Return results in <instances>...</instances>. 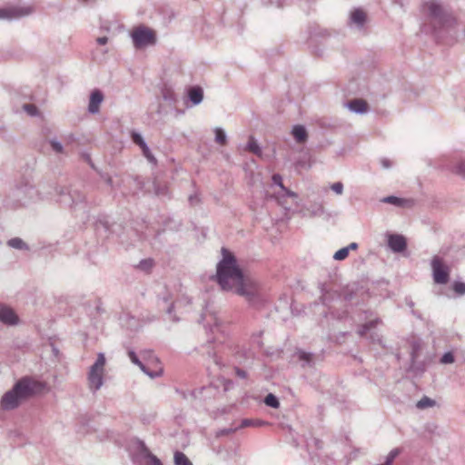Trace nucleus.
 <instances>
[{"mask_svg":"<svg viewBox=\"0 0 465 465\" xmlns=\"http://www.w3.org/2000/svg\"><path fill=\"white\" fill-rule=\"evenodd\" d=\"M40 199L38 190L28 182L16 185L8 196V201L14 208L28 205Z\"/></svg>","mask_w":465,"mask_h":465,"instance_id":"20e7f679","label":"nucleus"},{"mask_svg":"<svg viewBox=\"0 0 465 465\" xmlns=\"http://www.w3.org/2000/svg\"><path fill=\"white\" fill-rule=\"evenodd\" d=\"M32 13V8L27 7H7L0 9V19H17L25 15H28Z\"/></svg>","mask_w":465,"mask_h":465,"instance_id":"ddd939ff","label":"nucleus"},{"mask_svg":"<svg viewBox=\"0 0 465 465\" xmlns=\"http://www.w3.org/2000/svg\"><path fill=\"white\" fill-rule=\"evenodd\" d=\"M452 289L457 295H465V282L455 281L452 284Z\"/></svg>","mask_w":465,"mask_h":465,"instance_id":"f704fd0d","label":"nucleus"},{"mask_svg":"<svg viewBox=\"0 0 465 465\" xmlns=\"http://www.w3.org/2000/svg\"><path fill=\"white\" fill-rule=\"evenodd\" d=\"M0 322L5 325H16L19 318L10 306L0 303Z\"/></svg>","mask_w":465,"mask_h":465,"instance_id":"f3484780","label":"nucleus"},{"mask_svg":"<svg viewBox=\"0 0 465 465\" xmlns=\"http://www.w3.org/2000/svg\"><path fill=\"white\" fill-rule=\"evenodd\" d=\"M142 152H143V156L150 162V163H156V159L154 158V156L153 155V153H151V150L149 149L148 145L145 146L144 148L142 149Z\"/></svg>","mask_w":465,"mask_h":465,"instance_id":"37998d69","label":"nucleus"},{"mask_svg":"<svg viewBox=\"0 0 465 465\" xmlns=\"http://www.w3.org/2000/svg\"><path fill=\"white\" fill-rule=\"evenodd\" d=\"M439 167L443 170H450L459 176L465 177V163L462 161L453 163L449 160H443L442 163L440 164Z\"/></svg>","mask_w":465,"mask_h":465,"instance_id":"412c9836","label":"nucleus"},{"mask_svg":"<svg viewBox=\"0 0 465 465\" xmlns=\"http://www.w3.org/2000/svg\"><path fill=\"white\" fill-rule=\"evenodd\" d=\"M435 404V401L428 397H423L417 402V407L419 409H425L428 407H432Z\"/></svg>","mask_w":465,"mask_h":465,"instance_id":"e433bc0d","label":"nucleus"},{"mask_svg":"<svg viewBox=\"0 0 465 465\" xmlns=\"http://www.w3.org/2000/svg\"><path fill=\"white\" fill-rule=\"evenodd\" d=\"M320 35H321V36L325 37V36H327V35H331V34L329 33V31H328V30H326V29H325V30H322V31L320 33Z\"/></svg>","mask_w":465,"mask_h":465,"instance_id":"13d9d810","label":"nucleus"},{"mask_svg":"<svg viewBox=\"0 0 465 465\" xmlns=\"http://www.w3.org/2000/svg\"><path fill=\"white\" fill-rule=\"evenodd\" d=\"M272 182L274 184L280 186L282 189H284L282 184V178L280 174L276 173L272 175Z\"/></svg>","mask_w":465,"mask_h":465,"instance_id":"de8ad7c7","label":"nucleus"},{"mask_svg":"<svg viewBox=\"0 0 465 465\" xmlns=\"http://www.w3.org/2000/svg\"><path fill=\"white\" fill-rule=\"evenodd\" d=\"M346 248H349V251L356 250L358 248V244L356 242H351L348 246H346Z\"/></svg>","mask_w":465,"mask_h":465,"instance_id":"6e6d98bb","label":"nucleus"},{"mask_svg":"<svg viewBox=\"0 0 465 465\" xmlns=\"http://www.w3.org/2000/svg\"><path fill=\"white\" fill-rule=\"evenodd\" d=\"M49 143L51 145L52 150L56 153H64V147L62 143L57 141L56 139H51L49 141Z\"/></svg>","mask_w":465,"mask_h":465,"instance_id":"4c0bfd02","label":"nucleus"},{"mask_svg":"<svg viewBox=\"0 0 465 465\" xmlns=\"http://www.w3.org/2000/svg\"><path fill=\"white\" fill-rule=\"evenodd\" d=\"M191 300L188 296L183 295L180 299L173 300V296L166 291L162 296H159V306L165 310L166 313L170 315L171 320L176 322L178 318L173 315L176 308L182 305L190 304Z\"/></svg>","mask_w":465,"mask_h":465,"instance_id":"6e6552de","label":"nucleus"},{"mask_svg":"<svg viewBox=\"0 0 465 465\" xmlns=\"http://www.w3.org/2000/svg\"><path fill=\"white\" fill-rule=\"evenodd\" d=\"M387 238L388 246L393 252L400 253L407 249V241L403 235L389 233Z\"/></svg>","mask_w":465,"mask_h":465,"instance_id":"2eb2a0df","label":"nucleus"},{"mask_svg":"<svg viewBox=\"0 0 465 465\" xmlns=\"http://www.w3.org/2000/svg\"><path fill=\"white\" fill-rule=\"evenodd\" d=\"M264 403L267 406H269L271 408H274V409H277L280 406V401H279L278 398L274 394H272V393H269L264 398Z\"/></svg>","mask_w":465,"mask_h":465,"instance_id":"2f4dec72","label":"nucleus"},{"mask_svg":"<svg viewBox=\"0 0 465 465\" xmlns=\"http://www.w3.org/2000/svg\"><path fill=\"white\" fill-rule=\"evenodd\" d=\"M345 106L352 113L363 114L368 112V104L363 99H352L345 104Z\"/></svg>","mask_w":465,"mask_h":465,"instance_id":"4be33fe9","label":"nucleus"},{"mask_svg":"<svg viewBox=\"0 0 465 465\" xmlns=\"http://www.w3.org/2000/svg\"><path fill=\"white\" fill-rule=\"evenodd\" d=\"M208 354L209 356L212 358L213 363L217 366V368L220 370L221 369V366H222V362L220 361V358L218 357V355L216 354V352H211L210 351H208Z\"/></svg>","mask_w":465,"mask_h":465,"instance_id":"a18cd8bd","label":"nucleus"},{"mask_svg":"<svg viewBox=\"0 0 465 465\" xmlns=\"http://www.w3.org/2000/svg\"><path fill=\"white\" fill-rule=\"evenodd\" d=\"M381 201L382 203L393 204L395 206H403L406 202L405 199L394 195L384 197Z\"/></svg>","mask_w":465,"mask_h":465,"instance_id":"c756f323","label":"nucleus"},{"mask_svg":"<svg viewBox=\"0 0 465 465\" xmlns=\"http://www.w3.org/2000/svg\"><path fill=\"white\" fill-rule=\"evenodd\" d=\"M214 134H215V142L220 145H225L227 142V135L224 132V130L221 127H216L214 129Z\"/></svg>","mask_w":465,"mask_h":465,"instance_id":"c85d7f7f","label":"nucleus"},{"mask_svg":"<svg viewBox=\"0 0 465 465\" xmlns=\"http://www.w3.org/2000/svg\"><path fill=\"white\" fill-rule=\"evenodd\" d=\"M292 135L297 143H304L308 139L307 130L302 124H296L292 127Z\"/></svg>","mask_w":465,"mask_h":465,"instance_id":"5701e85b","label":"nucleus"},{"mask_svg":"<svg viewBox=\"0 0 465 465\" xmlns=\"http://www.w3.org/2000/svg\"><path fill=\"white\" fill-rule=\"evenodd\" d=\"M104 101V94L99 89L94 90L90 94L88 111L94 114L100 110V105Z\"/></svg>","mask_w":465,"mask_h":465,"instance_id":"aec40b11","label":"nucleus"},{"mask_svg":"<svg viewBox=\"0 0 465 465\" xmlns=\"http://www.w3.org/2000/svg\"><path fill=\"white\" fill-rule=\"evenodd\" d=\"M366 23V14L361 8H355L350 14L348 25L357 30L363 29Z\"/></svg>","mask_w":465,"mask_h":465,"instance_id":"dca6fc26","label":"nucleus"},{"mask_svg":"<svg viewBox=\"0 0 465 465\" xmlns=\"http://www.w3.org/2000/svg\"><path fill=\"white\" fill-rule=\"evenodd\" d=\"M203 98V93L200 86H188L182 96V105L184 111L199 104Z\"/></svg>","mask_w":465,"mask_h":465,"instance_id":"9d476101","label":"nucleus"},{"mask_svg":"<svg viewBox=\"0 0 465 465\" xmlns=\"http://www.w3.org/2000/svg\"><path fill=\"white\" fill-rule=\"evenodd\" d=\"M297 165H298V166H302V163H301V162H298V163H297Z\"/></svg>","mask_w":465,"mask_h":465,"instance_id":"052dcab7","label":"nucleus"},{"mask_svg":"<svg viewBox=\"0 0 465 465\" xmlns=\"http://www.w3.org/2000/svg\"><path fill=\"white\" fill-rule=\"evenodd\" d=\"M348 255H349V248L343 247V248L338 250L333 254V259L336 261H342V260L346 259L348 257Z\"/></svg>","mask_w":465,"mask_h":465,"instance_id":"c9c22d12","label":"nucleus"},{"mask_svg":"<svg viewBox=\"0 0 465 465\" xmlns=\"http://www.w3.org/2000/svg\"><path fill=\"white\" fill-rule=\"evenodd\" d=\"M306 210L312 216H319L323 213V207H322V203H315L312 204L311 207L307 208Z\"/></svg>","mask_w":465,"mask_h":465,"instance_id":"72a5a7b5","label":"nucleus"},{"mask_svg":"<svg viewBox=\"0 0 465 465\" xmlns=\"http://www.w3.org/2000/svg\"><path fill=\"white\" fill-rule=\"evenodd\" d=\"M8 246L17 250H28L27 244L18 237L12 238L7 242Z\"/></svg>","mask_w":465,"mask_h":465,"instance_id":"cd10ccee","label":"nucleus"},{"mask_svg":"<svg viewBox=\"0 0 465 465\" xmlns=\"http://www.w3.org/2000/svg\"><path fill=\"white\" fill-rule=\"evenodd\" d=\"M331 190L337 194H341L343 192V184L341 182L334 183L331 185Z\"/></svg>","mask_w":465,"mask_h":465,"instance_id":"49530a36","label":"nucleus"},{"mask_svg":"<svg viewBox=\"0 0 465 465\" xmlns=\"http://www.w3.org/2000/svg\"><path fill=\"white\" fill-rule=\"evenodd\" d=\"M420 349V345L418 343H414L412 345V351H411V361L414 362L417 356H418V351Z\"/></svg>","mask_w":465,"mask_h":465,"instance_id":"8fccbe9b","label":"nucleus"},{"mask_svg":"<svg viewBox=\"0 0 465 465\" xmlns=\"http://www.w3.org/2000/svg\"><path fill=\"white\" fill-rule=\"evenodd\" d=\"M138 450L144 459V465H163L162 461L154 456L143 441H138Z\"/></svg>","mask_w":465,"mask_h":465,"instance_id":"6ab92c4d","label":"nucleus"},{"mask_svg":"<svg viewBox=\"0 0 465 465\" xmlns=\"http://www.w3.org/2000/svg\"><path fill=\"white\" fill-rule=\"evenodd\" d=\"M400 454V449L396 448L391 450L385 458L387 465H391L395 458Z\"/></svg>","mask_w":465,"mask_h":465,"instance_id":"58836bf2","label":"nucleus"},{"mask_svg":"<svg viewBox=\"0 0 465 465\" xmlns=\"http://www.w3.org/2000/svg\"><path fill=\"white\" fill-rule=\"evenodd\" d=\"M105 181L108 185H110L111 187H114L113 179L111 177H107Z\"/></svg>","mask_w":465,"mask_h":465,"instance_id":"bf43d9fd","label":"nucleus"},{"mask_svg":"<svg viewBox=\"0 0 465 465\" xmlns=\"http://www.w3.org/2000/svg\"><path fill=\"white\" fill-rule=\"evenodd\" d=\"M163 100L173 107L175 116H179L184 114V108H183L182 105V97L179 98L173 91L165 89L163 93Z\"/></svg>","mask_w":465,"mask_h":465,"instance_id":"4468645a","label":"nucleus"},{"mask_svg":"<svg viewBox=\"0 0 465 465\" xmlns=\"http://www.w3.org/2000/svg\"><path fill=\"white\" fill-rule=\"evenodd\" d=\"M271 5L276 7H282L284 5V0H270Z\"/></svg>","mask_w":465,"mask_h":465,"instance_id":"603ef678","label":"nucleus"},{"mask_svg":"<svg viewBox=\"0 0 465 465\" xmlns=\"http://www.w3.org/2000/svg\"><path fill=\"white\" fill-rule=\"evenodd\" d=\"M106 359L104 353L99 352L93 365L89 368L87 381L89 390L93 392L99 391L104 384Z\"/></svg>","mask_w":465,"mask_h":465,"instance_id":"423d86ee","label":"nucleus"},{"mask_svg":"<svg viewBox=\"0 0 465 465\" xmlns=\"http://www.w3.org/2000/svg\"><path fill=\"white\" fill-rule=\"evenodd\" d=\"M424 23L422 31L431 33L436 37H443L450 34L459 38L460 28L465 34V25L459 23L454 17L451 10L444 3L439 0H430L422 5Z\"/></svg>","mask_w":465,"mask_h":465,"instance_id":"f03ea898","label":"nucleus"},{"mask_svg":"<svg viewBox=\"0 0 465 465\" xmlns=\"http://www.w3.org/2000/svg\"><path fill=\"white\" fill-rule=\"evenodd\" d=\"M54 192L60 203L70 207L74 212L83 211L84 213H88L84 203L85 195L81 191L58 185L54 188Z\"/></svg>","mask_w":465,"mask_h":465,"instance_id":"39448f33","label":"nucleus"},{"mask_svg":"<svg viewBox=\"0 0 465 465\" xmlns=\"http://www.w3.org/2000/svg\"><path fill=\"white\" fill-rule=\"evenodd\" d=\"M138 267L143 271H148L153 267V261L150 259L143 260L140 262Z\"/></svg>","mask_w":465,"mask_h":465,"instance_id":"c03bdc74","label":"nucleus"},{"mask_svg":"<svg viewBox=\"0 0 465 465\" xmlns=\"http://www.w3.org/2000/svg\"><path fill=\"white\" fill-rule=\"evenodd\" d=\"M235 373L238 377L242 379L247 378V372L244 370H242L240 368H235Z\"/></svg>","mask_w":465,"mask_h":465,"instance_id":"3c124183","label":"nucleus"},{"mask_svg":"<svg viewBox=\"0 0 465 465\" xmlns=\"http://www.w3.org/2000/svg\"><path fill=\"white\" fill-rule=\"evenodd\" d=\"M23 109L30 116H36L38 114V109L35 104H25L23 105Z\"/></svg>","mask_w":465,"mask_h":465,"instance_id":"ea45409f","label":"nucleus"},{"mask_svg":"<svg viewBox=\"0 0 465 465\" xmlns=\"http://www.w3.org/2000/svg\"><path fill=\"white\" fill-rule=\"evenodd\" d=\"M41 388L40 382L30 377H24L17 381L13 388L2 396L0 407L4 411L15 410L22 402L33 397Z\"/></svg>","mask_w":465,"mask_h":465,"instance_id":"7ed1b4c3","label":"nucleus"},{"mask_svg":"<svg viewBox=\"0 0 465 465\" xmlns=\"http://www.w3.org/2000/svg\"><path fill=\"white\" fill-rule=\"evenodd\" d=\"M454 361H455V358L451 351L445 352L440 360V363H442V364L453 363Z\"/></svg>","mask_w":465,"mask_h":465,"instance_id":"a19ab883","label":"nucleus"},{"mask_svg":"<svg viewBox=\"0 0 465 465\" xmlns=\"http://www.w3.org/2000/svg\"><path fill=\"white\" fill-rule=\"evenodd\" d=\"M133 45L135 49L142 50L156 45L157 36L154 30L140 25L130 33Z\"/></svg>","mask_w":465,"mask_h":465,"instance_id":"0eeeda50","label":"nucleus"},{"mask_svg":"<svg viewBox=\"0 0 465 465\" xmlns=\"http://www.w3.org/2000/svg\"><path fill=\"white\" fill-rule=\"evenodd\" d=\"M282 190L285 192L286 195H288V196H291V197H296L297 196V194L295 193L286 189L285 187Z\"/></svg>","mask_w":465,"mask_h":465,"instance_id":"5fc2aeb1","label":"nucleus"},{"mask_svg":"<svg viewBox=\"0 0 465 465\" xmlns=\"http://www.w3.org/2000/svg\"><path fill=\"white\" fill-rule=\"evenodd\" d=\"M140 357L143 361H158V359L155 358L153 355V352L151 351H142L140 352Z\"/></svg>","mask_w":465,"mask_h":465,"instance_id":"79ce46f5","label":"nucleus"},{"mask_svg":"<svg viewBox=\"0 0 465 465\" xmlns=\"http://www.w3.org/2000/svg\"><path fill=\"white\" fill-rule=\"evenodd\" d=\"M131 138L134 143L137 144L141 149L147 146L145 141L139 133L133 131L131 133Z\"/></svg>","mask_w":465,"mask_h":465,"instance_id":"473e14b6","label":"nucleus"},{"mask_svg":"<svg viewBox=\"0 0 465 465\" xmlns=\"http://www.w3.org/2000/svg\"><path fill=\"white\" fill-rule=\"evenodd\" d=\"M380 163L383 169H390L392 166V162L388 158H381Z\"/></svg>","mask_w":465,"mask_h":465,"instance_id":"09e8293b","label":"nucleus"},{"mask_svg":"<svg viewBox=\"0 0 465 465\" xmlns=\"http://www.w3.org/2000/svg\"><path fill=\"white\" fill-rule=\"evenodd\" d=\"M262 424H264V422L262 421V420H259L243 419L241 421V424L238 427V429L246 428V427H250V426H261ZM236 430H237V428L224 430L222 431V433L223 434H228V433L235 431Z\"/></svg>","mask_w":465,"mask_h":465,"instance_id":"b1692460","label":"nucleus"},{"mask_svg":"<svg viewBox=\"0 0 465 465\" xmlns=\"http://www.w3.org/2000/svg\"><path fill=\"white\" fill-rule=\"evenodd\" d=\"M210 318V321L213 322L210 326V332L212 337H210L209 334L205 332V341L208 343L222 344L224 338V331L222 326V322L218 320L214 315H211Z\"/></svg>","mask_w":465,"mask_h":465,"instance_id":"9b49d317","label":"nucleus"},{"mask_svg":"<svg viewBox=\"0 0 465 465\" xmlns=\"http://www.w3.org/2000/svg\"><path fill=\"white\" fill-rule=\"evenodd\" d=\"M297 356H298L299 361H301L302 362V367H307V366L312 367L313 365V360H312L313 355L312 353H309V352L300 350L297 351Z\"/></svg>","mask_w":465,"mask_h":465,"instance_id":"393cba45","label":"nucleus"},{"mask_svg":"<svg viewBox=\"0 0 465 465\" xmlns=\"http://www.w3.org/2000/svg\"><path fill=\"white\" fill-rule=\"evenodd\" d=\"M174 465H192V462L183 452L175 451Z\"/></svg>","mask_w":465,"mask_h":465,"instance_id":"7c9ffc66","label":"nucleus"},{"mask_svg":"<svg viewBox=\"0 0 465 465\" xmlns=\"http://www.w3.org/2000/svg\"><path fill=\"white\" fill-rule=\"evenodd\" d=\"M128 356H129V359L130 361L137 365L140 370L144 373L146 374L147 376H149L150 378L153 379V378H156V377H159L162 375L163 373V370L162 369H159L158 371H149L145 364L143 362V361L140 359V357L137 356V354L132 351V350H129L128 351Z\"/></svg>","mask_w":465,"mask_h":465,"instance_id":"a211bd4d","label":"nucleus"},{"mask_svg":"<svg viewBox=\"0 0 465 465\" xmlns=\"http://www.w3.org/2000/svg\"><path fill=\"white\" fill-rule=\"evenodd\" d=\"M223 259L217 264L216 281L222 290L234 292L242 296L252 306L261 303L262 299L258 285L249 278H245L237 265L235 256L226 248L222 249Z\"/></svg>","mask_w":465,"mask_h":465,"instance_id":"f257e3e1","label":"nucleus"},{"mask_svg":"<svg viewBox=\"0 0 465 465\" xmlns=\"http://www.w3.org/2000/svg\"><path fill=\"white\" fill-rule=\"evenodd\" d=\"M198 202V196L197 195H191L189 197V202L191 203V204H194V202Z\"/></svg>","mask_w":465,"mask_h":465,"instance_id":"4d7b16f0","label":"nucleus"},{"mask_svg":"<svg viewBox=\"0 0 465 465\" xmlns=\"http://www.w3.org/2000/svg\"><path fill=\"white\" fill-rule=\"evenodd\" d=\"M381 322L379 318L370 320L368 322H366L359 327L357 333L361 337H364L368 334V332H370V339L371 340L372 342H377L380 345H381L382 347H385V345L382 343V341H381V338L380 337V335L377 332L372 331V330L375 329L376 326L378 324H380Z\"/></svg>","mask_w":465,"mask_h":465,"instance_id":"f8f14e48","label":"nucleus"},{"mask_svg":"<svg viewBox=\"0 0 465 465\" xmlns=\"http://www.w3.org/2000/svg\"><path fill=\"white\" fill-rule=\"evenodd\" d=\"M430 264L434 282L437 284H446L450 279L449 267L442 262L439 256H434Z\"/></svg>","mask_w":465,"mask_h":465,"instance_id":"1a4fd4ad","label":"nucleus"},{"mask_svg":"<svg viewBox=\"0 0 465 465\" xmlns=\"http://www.w3.org/2000/svg\"><path fill=\"white\" fill-rule=\"evenodd\" d=\"M245 150L250 151L256 155L262 154V150L259 144L257 143L256 140L252 136L249 138V141L245 145Z\"/></svg>","mask_w":465,"mask_h":465,"instance_id":"bb28decb","label":"nucleus"},{"mask_svg":"<svg viewBox=\"0 0 465 465\" xmlns=\"http://www.w3.org/2000/svg\"><path fill=\"white\" fill-rule=\"evenodd\" d=\"M96 42L98 45H106L108 43V37H106V36L98 37L96 39Z\"/></svg>","mask_w":465,"mask_h":465,"instance_id":"864d4df0","label":"nucleus"},{"mask_svg":"<svg viewBox=\"0 0 465 465\" xmlns=\"http://www.w3.org/2000/svg\"><path fill=\"white\" fill-rule=\"evenodd\" d=\"M232 381L230 380H226L224 378H219L217 381H210V386H213L216 389H219L221 386L223 388L224 391H229L232 387Z\"/></svg>","mask_w":465,"mask_h":465,"instance_id":"a878e982","label":"nucleus"}]
</instances>
